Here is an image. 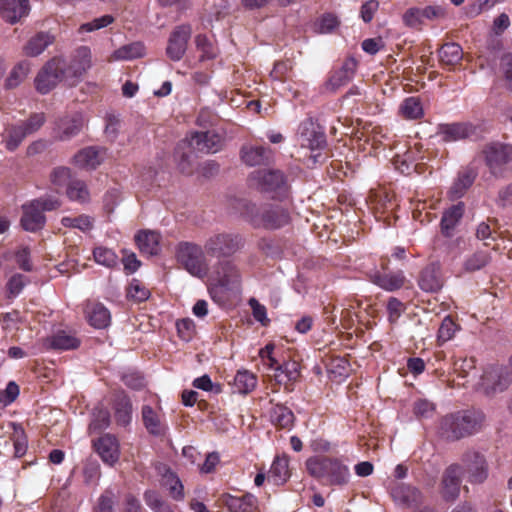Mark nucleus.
Returning a JSON list of instances; mask_svg holds the SVG:
<instances>
[{"label": "nucleus", "mask_w": 512, "mask_h": 512, "mask_svg": "<svg viewBox=\"0 0 512 512\" xmlns=\"http://www.w3.org/2000/svg\"><path fill=\"white\" fill-rule=\"evenodd\" d=\"M475 133V128L468 123H452L440 126L439 134L443 141L463 140Z\"/></svg>", "instance_id": "393cba45"}, {"label": "nucleus", "mask_w": 512, "mask_h": 512, "mask_svg": "<svg viewBox=\"0 0 512 512\" xmlns=\"http://www.w3.org/2000/svg\"><path fill=\"white\" fill-rule=\"evenodd\" d=\"M490 259L491 257L487 251H476L465 261V270L468 272L480 270L490 262Z\"/></svg>", "instance_id": "3c124183"}, {"label": "nucleus", "mask_w": 512, "mask_h": 512, "mask_svg": "<svg viewBox=\"0 0 512 512\" xmlns=\"http://www.w3.org/2000/svg\"><path fill=\"white\" fill-rule=\"evenodd\" d=\"M176 256L178 262L193 276L203 277L207 274L204 251L199 245L182 242L177 247Z\"/></svg>", "instance_id": "0eeeda50"}, {"label": "nucleus", "mask_w": 512, "mask_h": 512, "mask_svg": "<svg viewBox=\"0 0 512 512\" xmlns=\"http://www.w3.org/2000/svg\"><path fill=\"white\" fill-rule=\"evenodd\" d=\"M482 386L487 395L494 394L498 391H503L507 388L508 382L502 379L501 375L489 372L484 375L482 379Z\"/></svg>", "instance_id": "09e8293b"}, {"label": "nucleus", "mask_w": 512, "mask_h": 512, "mask_svg": "<svg viewBox=\"0 0 512 512\" xmlns=\"http://www.w3.org/2000/svg\"><path fill=\"white\" fill-rule=\"evenodd\" d=\"M93 447L105 464L114 466L119 461L120 444L115 435L110 433L102 435L93 441Z\"/></svg>", "instance_id": "ddd939ff"}, {"label": "nucleus", "mask_w": 512, "mask_h": 512, "mask_svg": "<svg viewBox=\"0 0 512 512\" xmlns=\"http://www.w3.org/2000/svg\"><path fill=\"white\" fill-rule=\"evenodd\" d=\"M19 386L16 382L10 381L4 390L0 391V404L7 406L14 402L19 395Z\"/></svg>", "instance_id": "0e129e2a"}, {"label": "nucleus", "mask_w": 512, "mask_h": 512, "mask_svg": "<svg viewBox=\"0 0 512 512\" xmlns=\"http://www.w3.org/2000/svg\"><path fill=\"white\" fill-rule=\"evenodd\" d=\"M31 70L29 61L23 60L17 63L11 70L9 76L5 80L6 89H14L22 83Z\"/></svg>", "instance_id": "f704fd0d"}, {"label": "nucleus", "mask_w": 512, "mask_h": 512, "mask_svg": "<svg viewBox=\"0 0 512 512\" xmlns=\"http://www.w3.org/2000/svg\"><path fill=\"white\" fill-rule=\"evenodd\" d=\"M191 33V26L187 24L174 28L166 47V54L170 60L179 61L184 56Z\"/></svg>", "instance_id": "9b49d317"}, {"label": "nucleus", "mask_w": 512, "mask_h": 512, "mask_svg": "<svg viewBox=\"0 0 512 512\" xmlns=\"http://www.w3.org/2000/svg\"><path fill=\"white\" fill-rule=\"evenodd\" d=\"M61 223L64 227L77 228L82 232L90 231L93 228V219L88 215L63 217Z\"/></svg>", "instance_id": "603ef678"}, {"label": "nucleus", "mask_w": 512, "mask_h": 512, "mask_svg": "<svg viewBox=\"0 0 512 512\" xmlns=\"http://www.w3.org/2000/svg\"><path fill=\"white\" fill-rule=\"evenodd\" d=\"M115 504V494L112 490L107 489L99 497L97 505L94 507V512H113Z\"/></svg>", "instance_id": "680f3d73"}, {"label": "nucleus", "mask_w": 512, "mask_h": 512, "mask_svg": "<svg viewBox=\"0 0 512 512\" xmlns=\"http://www.w3.org/2000/svg\"><path fill=\"white\" fill-rule=\"evenodd\" d=\"M292 65L290 61H279L277 62L271 73L270 76L277 81H285L287 78L288 73L291 71Z\"/></svg>", "instance_id": "774afa93"}, {"label": "nucleus", "mask_w": 512, "mask_h": 512, "mask_svg": "<svg viewBox=\"0 0 512 512\" xmlns=\"http://www.w3.org/2000/svg\"><path fill=\"white\" fill-rule=\"evenodd\" d=\"M216 281L222 287H233L240 283L239 269L230 260L219 261L216 266Z\"/></svg>", "instance_id": "6ab92c4d"}, {"label": "nucleus", "mask_w": 512, "mask_h": 512, "mask_svg": "<svg viewBox=\"0 0 512 512\" xmlns=\"http://www.w3.org/2000/svg\"><path fill=\"white\" fill-rule=\"evenodd\" d=\"M418 284L426 292L435 293L442 289L444 280L438 262L428 264L420 273Z\"/></svg>", "instance_id": "dca6fc26"}, {"label": "nucleus", "mask_w": 512, "mask_h": 512, "mask_svg": "<svg viewBox=\"0 0 512 512\" xmlns=\"http://www.w3.org/2000/svg\"><path fill=\"white\" fill-rule=\"evenodd\" d=\"M45 222V215L32 202L23 205V215L20 223L24 230L36 232L44 227Z\"/></svg>", "instance_id": "b1692460"}, {"label": "nucleus", "mask_w": 512, "mask_h": 512, "mask_svg": "<svg viewBox=\"0 0 512 512\" xmlns=\"http://www.w3.org/2000/svg\"><path fill=\"white\" fill-rule=\"evenodd\" d=\"M66 195L70 200L82 204L90 201V192L87 184L83 180L77 178H74L73 181L69 182V185L66 188Z\"/></svg>", "instance_id": "c9c22d12"}, {"label": "nucleus", "mask_w": 512, "mask_h": 512, "mask_svg": "<svg viewBox=\"0 0 512 512\" xmlns=\"http://www.w3.org/2000/svg\"><path fill=\"white\" fill-rule=\"evenodd\" d=\"M142 419L143 423L150 434L160 435L162 434V426L160 418L156 411L152 407L146 405L142 408Z\"/></svg>", "instance_id": "c03bdc74"}, {"label": "nucleus", "mask_w": 512, "mask_h": 512, "mask_svg": "<svg viewBox=\"0 0 512 512\" xmlns=\"http://www.w3.org/2000/svg\"><path fill=\"white\" fill-rule=\"evenodd\" d=\"M465 211V204L458 202L443 212L440 229L443 236L450 238L453 236L454 229L462 219Z\"/></svg>", "instance_id": "aec40b11"}, {"label": "nucleus", "mask_w": 512, "mask_h": 512, "mask_svg": "<svg viewBox=\"0 0 512 512\" xmlns=\"http://www.w3.org/2000/svg\"><path fill=\"white\" fill-rule=\"evenodd\" d=\"M476 172L467 170L459 174L457 180L454 182L449 193L452 199L460 198L464 195L465 191L473 184L476 178Z\"/></svg>", "instance_id": "58836bf2"}, {"label": "nucleus", "mask_w": 512, "mask_h": 512, "mask_svg": "<svg viewBox=\"0 0 512 512\" xmlns=\"http://www.w3.org/2000/svg\"><path fill=\"white\" fill-rule=\"evenodd\" d=\"M79 344L80 341L77 338L67 335L65 332H58L51 339V347L54 349H75Z\"/></svg>", "instance_id": "864d4df0"}, {"label": "nucleus", "mask_w": 512, "mask_h": 512, "mask_svg": "<svg viewBox=\"0 0 512 512\" xmlns=\"http://www.w3.org/2000/svg\"><path fill=\"white\" fill-rule=\"evenodd\" d=\"M392 497L407 507L417 506L422 503L421 492L413 486L397 484L392 488Z\"/></svg>", "instance_id": "a878e982"}, {"label": "nucleus", "mask_w": 512, "mask_h": 512, "mask_svg": "<svg viewBox=\"0 0 512 512\" xmlns=\"http://www.w3.org/2000/svg\"><path fill=\"white\" fill-rule=\"evenodd\" d=\"M13 425L12 440L14 445V456L22 457L27 451V436L20 425Z\"/></svg>", "instance_id": "8fccbe9b"}, {"label": "nucleus", "mask_w": 512, "mask_h": 512, "mask_svg": "<svg viewBox=\"0 0 512 512\" xmlns=\"http://www.w3.org/2000/svg\"><path fill=\"white\" fill-rule=\"evenodd\" d=\"M143 497L146 505L153 512H175L171 505L155 490L145 491Z\"/></svg>", "instance_id": "79ce46f5"}, {"label": "nucleus", "mask_w": 512, "mask_h": 512, "mask_svg": "<svg viewBox=\"0 0 512 512\" xmlns=\"http://www.w3.org/2000/svg\"><path fill=\"white\" fill-rule=\"evenodd\" d=\"M64 69L65 59L63 57L56 56L48 60L35 77V89L40 94H47L53 90L58 83L62 81L68 82Z\"/></svg>", "instance_id": "423d86ee"}, {"label": "nucleus", "mask_w": 512, "mask_h": 512, "mask_svg": "<svg viewBox=\"0 0 512 512\" xmlns=\"http://www.w3.org/2000/svg\"><path fill=\"white\" fill-rule=\"evenodd\" d=\"M29 0H1V15L11 24L20 21L29 14Z\"/></svg>", "instance_id": "a211bd4d"}, {"label": "nucleus", "mask_w": 512, "mask_h": 512, "mask_svg": "<svg viewBox=\"0 0 512 512\" xmlns=\"http://www.w3.org/2000/svg\"><path fill=\"white\" fill-rule=\"evenodd\" d=\"M244 216L255 228L279 229L290 223L289 211L279 205L257 207L253 203L244 206Z\"/></svg>", "instance_id": "7ed1b4c3"}, {"label": "nucleus", "mask_w": 512, "mask_h": 512, "mask_svg": "<svg viewBox=\"0 0 512 512\" xmlns=\"http://www.w3.org/2000/svg\"><path fill=\"white\" fill-rule=\"evenodd\" d=\"M357 68V61L353 58L346 59L342 67L335 71L327 82V89L335 92L346 85L353 77Z\"/></svg>", "instance_id": "4be33fe9"}, {"label": "nucleus", "mask_w": 512, "mask_h": 512, "mask_svg": "<svg viewBox=\"0 0 512 512\" xmlns=\"http://www.w3.org/2000/svg\"><path fill=\"white\" fill-rule=\"evenodd\" d=\"M370 280L387 291L398 290L402 288L405 283V277L401 272L387 274L376 271L370 275Z\"/></svg>", "instance_id": "7c9ffc66"}, {"label": "nucleus", "mask_w": 512, "mask_h": 512, "mask_svg": "<svg viewBox=\"0 0 512 512\" xmlns=\"http://www.w3.org/2000/svg\"><path fill=\"white\" fill-rule=\"evenodd\" d=\"M402 19L406 26L414 29H420L424 24V17L421 8H409L403 14Z\"/></svg>", "instance_id": "13d9d810"}, {"label": "nucleus", "mask_w": 512, "mask_h": 512, "mask_svg": "<svg viewBox=\"0 0 512 512\" xmlns=\"http://www.w3.org/2000/svg\"><path fill=\"white\" fill-rule=\"evenodd\" d=\"M54 41V37L47 32H38L31 37L23 47L24 55L36 57L40 55Z\"/></svg>", "instance_id": "2f4dec72"}, {"label": "nucleus", "mask_w": 512, "mask_h": 512, "mask_svg": "<svg viewBox=\"0 0 512 512\" xmlns=\"http://www.w3.org/2000/svg\"><path fill=\"white\" fill-rule=\"evenodd\" d=\"M51 184L59 191L64 186L68 187L69 182L73 181L72 170L69 167L58 166L52 169L49 176Z\"/></svg>", "instance_id": "a18cd8bd"}, {"label": "nucleus", "mask_w": 512, "mask_h": 512, "mask_svg": "<svg viewBox=\"0 0 512 512\" xmlns=\"http://www.w3.org/2000/svg\"><path fill=\"white\" fill-rule=\"evenodd\" d=\"M486 421L479 409H465L448 413L440 418L438 435L448 442H455L478 433Z\"/></svg>", "instance_id": "f257e3e1"}, {"label": "nucleus", "mask_w": 512, "mask_h": 512, "mask_svg": "<svg viewBox=\"0 0 512 512\" xmlns=\"http://www.w3.org/2000/svg\"><path fill=\"white\" fill-rule=\"evenodd\" d=\"M400 113L406 119H418L423 116V108L418 97L406 98L400 106Z\"/></svg>", "instance_id": "de8ad7c7"}, {"label": "nucleus", "mask_w": 512, "mask_h": 512, "mask_svg": "<svg viewBox=\"0 0 512 512\" xmlns=\"http://www.w3.org/2000/svg\"><path fill=\"white\" fill-rule=\"evenodd\" d=\"M290 472L288 467L287 457H277L271 466L268 473V480H272L275 484L280 485L286 482L289 478Z\"/></svg>", "instance_id": "e433bc0d"}, {"label": "nucleus", "mask_w": 512, "mask_h": 512, "mask_svg": "<svg viewBox=\"0 0 512 512\" xmlns=\"http://www.w3.org/2000/svg\"><path fill=\"white\" fill-rule=\"evenodd\" d=\"M114 20L115 19L112 15H103L99 18H95L94 20L81 25L80 29L87 32L99 30L112 24Z\"/></svg>", "instance_id": "69168bd1"}, {"label": "nucleus", "mask_w": 512, "mask_h": 512, "mask_svg": "<svg viewBox=\"0 0 512 512\" xmlns=\"http://www.w3.org/2000/svg\"><path fill=\"white\" fill-rule=\"evenodd\" d=\"M462 461L469 474V481L474 484L483 483L488 477V466L485 457L477 451H467Z\"/></svg>", "instance_id": "4468645a"}, {"label": "nucleus", "mask_w": 512, "mask_h": 512, "mask_svg": "<svg viewBox=\"0 0 512 512\" xmlns=\"http://www.w3.org/2000/svg\"><path fill=\"white\" fill-rule=\"evenodd\" d=\"M234 385L239 393L247 394L251 392L257 385L256 376L247 371H238L234 378Z\"/></svg>", "instance_id": "49530a36"}, {"label": "nucleus", "mask_w": 512, "mask_h": 512, "mask_svg": "<svg viewBox=\"0 0 512 512\" xmlns=\"http://www.w3.org/2000/svg\"><path fill=\"white\" fill-rule=\"evenodd\" d=\"M195 44L197 50L201 52L199 56L200 61L212 60L217 57L219 52L218 48L208 39L206 35H196Z\"/></svg>", "instance_id": "a19ab883"}, {"label": "nucleus", "mask_w": 512, "mask_h": 512, "mask_svg": "<svg viewBox=\"0 0 512 512\" xmlns=\"http://www.w3.org/2000/svg\"><path fill=\"white\" fill-rule=\"evenodd\" d=\"M110 425V413L106 409H99L89 425L91 431H102Z\"/></svg>", "instance_id": "e2e57ef3"}, {"label": "nucleus", "mask_w": 512, "mask_h": 512, "mask_svg": "<svg viewBox=\"0 0 512 512\" xmlns=\"http://www.w3.org/2000/svg\"><path fill=\"white\" fill-rule=\"evenodd\" d=\"M245 245V238L239 233L222 232L210 236L204 250L211 257H231Z\"/></svg>", "instance_id": "39448f33"}, {"label": "nucleus", "mask_w": 512, "mask_h": 512, "mask_svg": "<svg viewBox=\"0 0 512 512\" xmlns=\"http://www.w3.org/2000/svg\"><path fill=\"white\" fill-rule=\"evenodd\" d=\"M240 158L251 167L268 165L273 161V151L269 147L244 145L240 150Z\"/></svg>", "instance_id": "f3484780"}, {"label": "nucleus", "mask_w": 512, "mask_h": 512, "mask_svg": "<svg viewBox=\"0 0 512 512\" xmlns=\"http://www.w3.org/2000/svg\"><path fill=\"white\" fill-rule=\"evenodd\" d=\"M72 162L79 168L85 170H95L102 162L99 149L90 146L78 151Z\"/></svg>", "instance_id": "cd10ccee"}, {"label": "nucleus", "mask_w": 512, "mask_h": 512, "mask_svg": "<svg viewBox=\"0 0 512 512\" xmlns=\"http://www.w3.org/2000/svg\"><path fill=\"white\" fill-rule=\"evenodd\" d=\"M91 67V52L86 46L79 47L70 61L65 59V75L70 85L75 83Z\"/></svg>", "instance_id": "1a4fd4ad"}, {"label": "nucleus", "mask_w": 512, "mask_h": 512, "mask_svg": "<svg viewBox=\"0 0 512 512\" xmlns=\"http://www.w3.org/2000/svg\"><path fill=\"white\" fill-rule=\"evenodd\" d=\"M457 329H458V326L453 321V319L450 316H446L443 319V321L438 329V335H437L438 343L442 344V343H445V342L451 340L454 337Z\"/></svg>", "instance_id": "6e6d98bb"}, {"label": "nucleus", "mask_w": 512, "mask_h": 512, "mask_svg": "<svg viewBox=\"0 0 512 512\" xmlns=\"http://www.w3.org/2000/svg\"><path fill=\"white\" fill-rule=\"evenodd\" d=\"M162 476V485L169 491V495L175 501L184 499V486L178 476L166 465L159 468Z\"/></svg>", "instance_id": "bb28decb"}, {"label": "nucleus", "mask_w": 512, "mask_h": 512, "mask_svg": "<svg viewBox=\"0 0 512 512\" xmlns=\"http://www.w3.org/2000/svg\"><path fill=\"white\" fill-rule=\"evenodd\" d=\"M483 155L491 174L501 177L505 166L512 162V145L501 142L489 143L485 145Z\"/></svg>", "instance_id": "6e6552de"}, {"label": "nucleus", "mask_w": 512, "mask_h": 512, "mask_svg": "<svg viewBox=\"0 0 512 512\" xmlns=\"http://www.w3.org/2000/svg\"><path fill=\"white\" fill-rule=\"evenodd\" d=\"M161 236L158 232L150 230L139 231L135 236L139 250L148 255H156L160 250Z\"/></svg>", "instance_id": "c85d7f7f"}, {"label": "nucleus", "mask_w": 512, "mask_h": 512, "mask_svg": "<svg viewBox=\"0 0 512 512\" xmlns=\"http://www.w3.org/2000/svg\"><path fill=\"white\" fill-rule=\"evenodd\" d=\"M462 468L458 464L448 466L441 480L440 494L446 502L455 501L460 494Z\"/></svg>", "instance_id": "f8f14e48"}, {"label": "nucleus", "mask_w": 512, "mask_h": 512, "mask_svg": "<svg viewBox=\"0 0 512 512\" xmlns=\"http://www.w3.org/2000/svg\"><path fill=\"white\" fill-rule=\"evenodd\" d=\"M4 142L9 151L16 150L27 136L19 125H10L5 129Z\"/></svg>", "instance_id": "37998d69"}, {"label": "nucleus", "mask_w": 512, "mask_h": 512, "mask_svg": "<svg viewBox=\"0 0 512 512\" xmlns=\"http://www.w3.org/2000/svg\"><path fill=\"white\" fill-rule=\"evenodd\" d=\"M86 315L90 325L97 329L106 328L110 324V312L101 303L88 304Z\"/></svg>", "instance_id": "473e14b6"}, {"label": "nucleus", "mask_w": 512, "mask_h": 512, "mask_svg": "<svg viewBox=\"0 0 512 512\" xmlns=\"http://www.w3.org/2000/svg\"><path fill=\"white\" fill-rule=\"evenodd\" d=\"M26 284V278L22 274H14L7 282L9 297H14L21 292Z\"/></svg>", "instance_id": "338daca9"}, {"label": "nucleus", "mask_w": 512, "mask_h": 512, "mask_svg": "<svg viewBox=\"0 0 512 512\" xmlns=\"http://www.w3.org/2000/svg\"><path fill=\"white\" fill-rule=\"evenodd\" d=\"M93 256L97 263L109 268L115 267L118 262L117 255L111 249L106 247L95 248L93 251Z\"/></svg>", "instance_id": "5fc2aeb1"}, {"label": "nucleus", "mask_w": 512, "mask_h": 512, "mask_svg": "<svg viewBox=\"0 0 512 512\" xmlns=\"http://www.w3.org/2000/svg\"><path fill=\"white\" fill-rule=\"evenodd\" d=\"M438 56L441 65L451 70L461 62L463 50L458 43H445L439 49Z\"/></svg>", "instance_id": "c756f323"}, {"label": "nucleus", "mask_w": 512, "mask_h": 512, "mask_svg": "<svg viewBox=\"0 0 512 512\" xmlns=\"http://www.w3.org/2000/svg\"><path fill=\"white\" fill-rule=\"evenodd\" d=\"M223 137L214 131L194 132L191 134L187 146L188 152L183 151L182 146L178 145L175 151L178 169L181 173L191 175L194 172L193 151L203 153H215L223 146ZM186 145V143H183Z\"/></svg>", "instance_id": "f03ea898"}, {"label": "nucleus", "mask_w": 512, "mask_h": 512, "mask_svg": "<svg viewBox=\"0 0 512 512\" xmlns=\"http://www.w3.org/2000/svg\"><path fill=\"white\" fill-rule=\"evenodd\" d=\"M46 117L44 113H33L29 118L22 122L19 126L25 132V134L31 135L37 132L45 123Z\"/></svg>", "instance_id": "4d7b16f0"}, {"label": "nucleus", "mask_w": 512, "mask_h": 512, "mask_svg": "<svg viewBox=\"0 0 512 512\" xmlns=\"http://www.w3.org/2000/svg\"><path fill=\"white\" fill-rule=\"evenodd\" d=\"M308 473L331 485H343L347 482L348 469L338 460L323 456L311 457L306 461Z\"/></svg>", "instance_id": "20e7f679"}, {"label": "nucleus", "mask_w": 512, "mask_h": 512, "mask_svg": "<svg viewBox=\"0 0 512 512\" xmlns=\"http://www.w3.org/2000/svg\"><path fill=\"white\" fill-rule=\"evenodd\" d=\"M112 408L117 425L127 426L131 420L132 403L124 392H117L113 396Z\"/></svg>", "instance_id": "5701e85b"}, {"label": "nucleus", "mask_w": 512, "mask_h": 512, "mask_svg": "<svg viewBox=\"0 0 512 512\" xmlns=\"http://www.w3.org/2000/svg\"><path fill=\"white\" fill-rule=\"evenodd\" d=\"M83 124V117L79 113L63 116L55 123L54 138L59 141L69 140L79 134Z\"/></svg>", "instance_id": "2eb2a0df"}, {"label": "nucleus", "mask_w": 512, "mask_h": 512, "mask_svg": "<svg viewBox=\"0 0 512 512\" xmlns=\"http://www.w3.org/2000/svg\"><path fill=\"white\" fill-rule=\"evenodd\" d=\"M176 327H177L178 336L183 341H186V342L190 341L196 333L195 324L189 318H184V319L178 320L176 322Z\"/></svg>", "instance_id": "bf43d9fd"}, {"label": "nucleus", "mask_w": 512, "mask_h": 512, "mask_svg": "<svg viewBox=\"0 0 512 512\" xmlns=\"http://www.w3.org/2000/svg\"><path fill=\"white\" fill-rule=\"evenodd\" d=\"M500 71L504 77L505 87L512 92V53H505L500 59Z\"/></svg>", "instance_id": "052dcab7"}, {"label": "nucleus", "mask_w": 512, "mask_h": 512, "mask_svg": "<svg viewBox=\"0 0 512 512\" xmlns=\"http://www.w3.org/2000/svg\"><path fill=\"white\" fill-rule=\"evenodd\" d=\"M145 54L144 45L141 42H134L115 50L113 57L117 60H132L141 58Z\"/></svg>", "instance_id": "ea45409f"}, {"label": "nucleus", "mask_w": 512, "mask_h": 512, "mask_svg": "<svg viewBox=\"0 0 512 512\" xmlns=\"http://www.w3.org/2000/svg\"><path fill=\"white\" fill-rule=\"evenodd\" d=\"M221 501L229 512H258L257 499L249 493L241 497L224 494Z\"/></svg>", "instance_id": "412c9836"}, {"label": "nucleus", "mask_w": 512, "mask_h": 512, "mask_svg": "<svg viewBox=\"0 0 512 512\" xmlns=\"http://www.w3.org/2000/svg\"><path fill=\"white\" fill-rule=\"evenodd\" d=\"M250 181L262 192L278 191L286 187L285 176L277 169L256 170L251 173Z\"/></svg>", "instance_id": "9d476101"}, {"label": "nucleus", "mask_w": 512, "mask_h": 512, "mask_svg": "<svg viewBox=\"0 0 512 512\" xmlns=\"http://www.w3.org/2000/svg\"><path fill=\"white\" fill-rule=\"evenodd\" d=\"M326 146V136L322 131L306 130L301 134V147L311 151L321 150Z\"/></svg>", "instance_id": "4c0bfd02"}, {"label": "nucleus", "mask_w": 512, "mask_h": 512, "mask_svg": "<svg viewBox=\"0 0 512 512\" xmlns=\"http://www.w3.org/2000/svg\"><path fill=\"white\" fill-rule=\"evenodd\" d=\"M270 418L271 422L281 429H290L295 421V416L291 409L282 404H276L272 407Z\"/></svg>", "instance_id": "72a5a7b5"}]
</instances>
